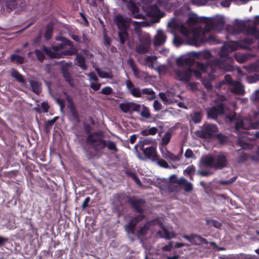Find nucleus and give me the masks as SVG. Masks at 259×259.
Here are the masks:
<instances>
[{
	"label": "nucleus",
	"instance_id": "obj_1",
	"mask_svg": "<svg viewBox=\"0 0 259 259\" xmlns=\"http://www.w3.org/2000/svg\"><path fill=\"white\" fill-rule=\"evenodd\" d=\"M130 18H124L120 14L116 15L114 18V22L118 29V34L120 42L122 45H124L129 38L127 31L130 26Z\"/></svg>",
	"mask_w": 259,
	"mask_h": 259
},
{
	"label": "nucleus",
	"instance_id": "obj_2",
	"mask_svg": "<svg viewBox=\"0 0 259 259\" xmlns=\"http://www.w3.org/2000/svg\"><path fill=\"white\" fill-rule=\"evenodd\" d=\"M85 141L96 152L102 151L107 146V141L103 139V134L101 132H93L90 135H88Z\"/></svg>",
	"mask_w": 259,
	"mask_h": 259
},
{
	"label": "nucleus",
	"instance_id": "obj_3",
	"mask_svg": "<svg viewBox=\"0 0 259 259\" xmlns=\"http://www.w3.org/2000/svg\"><path fill=\"white\" fill-rule=\"evenodd\" d=\"M218 130L215 124L205 123L200 130L195 132V135L201 139H211L214 137Z\"/></svg>",
	"mask_w": 259,
	"mask_h": 259
},
{
	"label": "nucleus",
	"instance_id": "obj_4",
	"mask_svg": "<svg viewBox=\"0 0 259 259\" xmlns=\"http://www.w3.org/2000/svg\"><path fill=\"white\" fill-rule=\"evenodd\" d=\"M41 49L47 56L49 57L50 58L53 59L63 58L65 56H72L76 53V50L73 48L62 51L60 52H55L52 49V46L51 48H49L45 46H43Z\"/></svg>",
	"mask_w": 259,
	"mask_h": 259
},
{
	"label": "nucleus",
	"instance_id": "obj_5",
	"mask_svg": "<svg viewBox=\"0 0 259 259\" xmlns=\"http://www.w3.org/2000/svg\"><path fill=\"white\" fill-rule=\"evenodd\" d=\"M209 32V29L204 28L202 29H194L192 32V36L189 39L191 45L198 47L204 44L205 34Z\"/></svg>",
	"mask_w": 259,
	"mask_h": 259
},
{
	"label": "nucleus",
	"instance_id": "obj_6",
	"mask_svg": "<svg viewBox=\"0 0 259 259\" xmlns=\"http://www.w3.org/2000/svg\"><path fill=\"white\" fill-rule=\"evenodd\" d=\"M225 25V22L224 19L223 18H219L207 21L204 28L207 29H209V31L212 29L220 32L224 29Z\"/></svg>",
	"mask_w": 259,
	"mask_h": 259
},
{
	"label": "nucleus",
	"instance_id": "obj_7",
	"mask_svg": "<svg viewBox=\"0 0 259 259\" xmlns=\"http://www.w3.org/2000/svg\"><path fill=\"white\" fill-rule=\"evenodd\" d=\"M140 44L136 47V52L139 54L149 52L151 47V39L149 36H143L139 39Z\"/></svg>",
	"mask_w": 259,
	"mask_h": 259
},
{
	"label": "nucleus",
	"instance_id": "obj_8",
	"mask_svg": "<svg viewBox=\"0 0 259 259\" xmlns=\"http://www.w3.org/2000/svg\"><path fill=\"white\" fill-rule=\"evenodd\" d=\"M56 40L57 41H60L61 43L57 44L56 45L52 46V49L55 52H59L60 51L65 49L66 46L70 47V48H74L73 42L64 36H57L56 37Z\"/></svg>",
	"mask_w": 259,
	"mask_h": 259
},
{
	"label": "nucleus",
	"instance_id": "obj_9",
	"mask_svg": "<svg viewBox=\"0 0 259 259\" xmlns=\"http://www.w3.org/2000/svg\"><path fill=\"white\" fill-rule=\"evenodd\" d=\"M127 201L137 212L144 213V210L143 206L146 204V201L144 199H136L134 197H128Z\"/></svg>",
	"mask_w": 259,
	"mask_h": 259
},
{
	"label": "nucleus",
	"instance_id": "obj_10",
	"mask_svg": "<svg viewBox=\"0 0 259 259\" xmlns=\"http://www.w3.org/2000/svg\"><path fill=\"white\" fill-rule=\"evenodd\" d=\"M175 73L179 80L188 83L190 81L191 77V68L188 67L182 70H176Z\"/></svg>",
	"mask_w": 259,
	"mask_h": 259
},
{
	"label": "nucleus",
	"instance_id": "obj_11",
	"mask_svg": "<svg viewBox=\"0 0 259 259\" xmlns=\"http://www.w3.org/2000/svg\"><path fill=\"white\" fill-rule=\"evenodd\" d=\"M225 106L223 103H220L215 106L208 109L207 111L208 118L215 119L219 115L222 114L224 112Z\"/></svg>",
	"mask_w": 259,
	"mask_h": 259
},
{
	"label": "nucleus",
	"instance_id": "obj_12",
	"mask_svg": "<svg viewBox=\"0 0 259 259\" xmlns=\"http://www.w3.org/2000/svg\"><path fill=\"white\" fill-rule=\"evenodd\" d=\"M183 237L195 245H199L201 244L207 245L208 243L206 239L195 234H192L191 235H184Z\"/></svg>",
	"mask_w": 259,
	"mask_h": 259
},
{
	"label": "nucleus",
	"instance_id": "obj_13",
	"mask_svg": "<svg viewBox=\"0 0 259 259\" xmlns=\"http://www.w3.org/2000/svg\"><path fill=\"white\" fill-rule=\"evenodd\" d=\"M126 7L127 9L131 12L132 15L136 19H143L144 15L142 14H138L139 12V8L136 5L134 0L127 1Z\"/></svg>",
	"mask_w": 259,
	"mask_h": 259
},
{
	"label": "nucleus",
	"instance_id": "obj_14",
	"mask_svg": "<svg viewBox=\"0 0 259 259\" xmlns=\"http://www.w3.org/2000/svg\"><path fill=\"white\" fill-rule=\"evenodd\" d=\"M227 164V156L224 153H221L215 157L213 168L215 169H222L226 167Z\"/></svg>",
	"mask_w": 259,
	"mask_h": 259
},
{
	"label": "nucleus",
	"instance_id": "obj_15",
	"mask_svg": "<svg viewBox=\"0 0 259 259\" xmlns=\"http://www.w3.org/2000/svg\"><path fill=\"white\" fill-rule=\"evenodd\" d=\"M144 154L149 159L152 161H156L158 159L156 149L153 146H150L142 150Z\"/></svg>",
	"mask_w": 259,
	"mask_h": 259
},
{
	"label": "nucleus",
	"instance_id": "obj_16",
	"mask_svg": "<svg viewBox=\"0 0 259 259\" xmlns=\"http://www.w3.org/2000/svg\"><path fill=\"white\" fill-rule=\"evenodd\" d=\"M166 36L165 33L161 30L157 31L154 40V45L155 46H160L162 45L165 42Z\"/></svg>",
	"mask_w": 259,
	"mask_h": 259
},
{
	"label": "nucleus",
	"instance_id": "obj_17",
	"mask_svg": "<svg viewBox=\"0 0 259 259\" xmlns=\"http://www.w3.org/2000/svg\"><path fill=\"white\" fill-rule=\"evenodd\" d=\"M159 220L158 219L152 220L148 222H147L138 231V234L139 236H144L145 235L148 231L149 230L150 227L151 225H153L155 224V222H158Z\"/></svg>",
	"mask_w": 259,
	"mask_h": 259
},
{
	"label": "nucleus",
	"instance_id": "obj_18",
	"mask_svg": "<svg viewBox=\"0 0 259 259\" xmlns=\"http://www.w3.org/2000/svg\"><path fill=\"white\" fill-rule=\"evenodd\" d=\"M237 47L239 48L246 49L247 45H251L253 43V40L251 38H246L243 40H235L232 41Z\"/></svg>",
	"mask_w": 259,
	"mask_h": 259
},
{
	"label": "nucleus",
	"instance_id": "obj_19",
	"mask_svg": "<svg viewBox=\"0 0 259 259\" xmlns=\"http://www.w3.org/2000/svg\"><path fill=\"white\" fill-rule=\"evenodd\" d=\"M74 55H76L75 64L76 66L80 67L81 69L85 70L87 68V66L85 64V59L84 56L82 55L77 53V51L76 53Z\"/></svg>",
	"mask_w": 259,
	"mask_h": 259
},
{
	"label": "nucleus",
	"instance_id": "obj_20",
	"mask_svg": "<svg viewBox=\"0 0 259 259\" xmlns=\"http://www.w3.org/2000/svg\"><path fill=\"white\" fill-rule=\"evenodd\" d=\"M29 84L31 88L32 91L35 94L38 95L41 92L42 84L40 82L35 80H31L29 81Z\"/></svg>",
	"mask_w": 259,
	"mask_h": 259
},
{
	"label": "nucleus",
	"instance_id": "obj_21",
	"mask_svg": "<svg viewBox=\"0 0 259 259\" xmlns=\"http://www.w3.org/2000/svg\"><path fill=\"white\" fill-rule=\"evenodd\" d=\"M179 185L184 187V189L186 192H191L193 190V185L191 183L184 178H181L179 179Z\"/></svg>",
	"mask_w": 259,
	"mask_h": 259
},
{
	"label": "nucleus",
	"instance_id": "obj_22",
	"mask_svg": "<svg viewBox=\"0 0 259 259\" xmlns=\"http://www.w3.org/2000/svg\"><path fill=\"white\" fill-rule=\"evenodd\" d=\"M176 63L177 65L179 66L188 65L189 67H191L194 64V61L192 59L189 58H179L177 59Z\"/></svg>",
	"mask_w": 259,
	"mask_h": 259
},
{
	"label": "nucleus",
	"instance_id": "obj_23",
	"mask_svg": "<svg viewBox=\"0 0 259 259\" xmlns=\"http://www.w3.org/2000/svg\"><path fill=\"white\" fill-rule=\"evenodd\" d=\"M10 75L20 83H23L25 81L24 76L15 68L11 69Z\"/></svg>",
	"mask_w": 259,
	"mask_h": 259
},
{
	"label": "nucleus",
	"instance_id": "obj_24",
	"mask_svg": "<svg viewBox=\"0 0 259 259\" xmlns=\"http://www.w3.org/2000/svg\"><path fill=\"white\" fill-rule=\"evenodd\" d=\"M245 31L248 35H252L257 39L259 38V29L256 28V25L246 26Z\"/></svg>",
	"mask_w": 259,
	"mask_h": 259
},
{
	"label": "nucleus",
	"instance_id": "obj_25",
	"mask_svg": "<svg viewBox=\"0 0 259 259\" xmlns=\"http://www.w3.org/2000/svg\"><path fill=\"white\" fill-rule=\"evenodd\" d=\"M204 43H207L209 45H216L221 44L222 41L218 39L213 34H210L208 37L206 36V34H205Z\"/></svg>",
	"mask_w": 259,
	"mask_h": 259
},
{
	"label": "nucleus",
	"instance_id": "obj_26",
	"mask_svg": "<svg viewBox=\"0 0 259 259\" xmlns=\"http://www.w3.org/2000/svg\"><path fill=\"white\" fill-rule=\"evenodd\" d=\"M215 162V157L212 156H206L202 160V164L206 167H213Z\"/></svg>",
	"mask_w": 259,
	"mask_h": 259
},
{
	"label": "nucleus",
	"instance_id": "obj_27",
	"mask_svg": "<svg viewBox=\"0 0 259 259\" xmlns=\"http://www.w3.org/2000/svg\"><path fill=\"white\" fill-rule=\"evenodd\" d=\"M5 6L8 11H11L17 7L18 2L17 0H5Z\"/></svg>",
	"mask_w": 259,
	"mask_h": 259
},
{
	"label": "nucleus",
	"instance_id": "obj_28",
	"mask_svg": "<svg viewBox=\"0 0 259 259\" xmlns=\"http://www.w3.org/2000/svg\"><path fill=\"white\" fill-rule=\"evenodd\" d=\"M161 13L157 5H152L148 12V15L150 16H158Z\"/></svg>",
	"mask_w": 259,
	"mask_h": 259
},
{
	"label": "nucleus",
	"instance_id": "obj_29",
	"mask_svg": "<svg viewBox=\"0 0 259 259\" xmlns=\"http://www.w3.org/2000/svg\"><path fill=\"white\" fill-rule=\"evenodd\" d=\"M234 87L232 89V92L238 95H243L244 90L242 85L239 82L234 83Z\"/></svg>",
	"mask_w": 259,
	"mask_h": 259
},
{
	"label": "nucleus",
	"instance_id": "obj_30",
	"mask_svg": "<svg viewBox=\"0 0 259 259\" xmlns=\"http://www.w3.org/2000/svg\"><path fill=\"white\" fill-rule=\"evenodd\" d=\"M53 32V25L52 23H50L47 25L46 31L44 35L45 38L47 40H48L51 38Z\"/></svg>",
	"mask_w": 259,
	"mask_h": 259
},
{
	"label": "nucleus",
	"instance_id": "obj_31",
	"mask_svg": "<svg viewBox=\"0 0 259 259\" xmlns=\"http://www.w3.org/2000/svg\"><path fill=\"white\" fill-rule=\"evenodd\" d=\"M225 83L228 84L230 85H233L234 82L233 81L232 77L230 75L227 74L225 76L224 79L221 81H220L218 85V88H221L222 86Z\"/></svg>",
	"mask_w": 259,
	"mask_h": 259
},
{
	"label": "nucleus",
	"instance_id": "obj_32",
	"mask_svg": "<svg viewBox=\"0 0 259 259\" xmlns=\"http://www.w3.org/2000/svg\"><path fill=\"white\" fill-rule=\"evenodd\" d=\"M10 60L12 62H16L18 64H22L24 63V58L23 57L19 55L12 54L10 56Z\"/></svg>",
	"mask_w": 259,
	"mask_h": 259
},
{
	"label": "nucleus",
	"instance_id": "obj_33",
	"mask_svg": "<svg viewBox=\"0 0 259 259\" xmlns=\"http://www.w3.org/2000/svg\"><path fill=\"white\" fill-rule=\"evenodd\" d=\"M72 65V63L69 62L66 63L64 65H63L61 67V72L63 75V76L64 78L69 76L70 74L69 72L68 69H67L68 67H71Z\"/></svg>",
	"mask_w": 259,
	"mask_h": 259
},
{
	"label": "nucleus",
	"instance_id": "obj_34",
	"mask_svg": "<svg viewBox=\"0 0 259 259\" xmlns=\"http://www.w3.org/2000/svg\"><path fill=\"white\" fill-rule=\"evenodd\" d=\"M191 118L194 123H200L202 118V113L199 111L193 112L191 115Z\"/></svg>",
	"mask_w": 259,
	"mask_h": 259
},
{
	"label": "nucleus",
	"instance_id": "obj_35",
	"mask_svg": "<svg viewBox=\"0 0 259 259\" xmlns=\"http://www.w3.org/2000/svg\"><path fill=\"white\" fill-rule=\"evenodd\" d=\"M234 25L238 34L244 32L246 29V25L243 21H238L236 22Z\"/></svg>",
	"mask_w": 259,
	"mask_h": 259
},
{
	"label": "nucleus",
	"instance_id": "obj_36",
	"mask_svg": "<svg viewBox=\"0 0 259 259\" xmlns=\"http://www.w3.org/2000/svg\"><path fill=\"white\" fill-rule=\"evenodd\" d=\"M137 225V224H136L133 221V220H131L128 223V225L125 227V230L126 232L128 233L134 234L135 227H136Z\"/></svg>",
	"mask_w": 259,
	"mask_h": 259
},
{
	"label": "nucleus",
	"instance_id": "obj_37",
	"mask_svg": "<svg viewBox=\"0 0 259 259\" xmlns=\"http://www.w3.org/2000/svg\"><path fill=\"white\" fill-rule=\"evenodd\" d=\"M158 129L156 127H152L148 130H142L141 134L143 136L155 135L157 134Z\"/></svg>",
	"mask_w": 259,
	"mask_h": 259
},
{
	"label": "nucleus",
	"instance_id": "obj_38",
	"mask_svg": "<svg viewBox=\"0 0 259 259\" xmlns=\"http://www.w3.org/2000/svg\"><path fill=\"white\" fill-rule=\"evenodd\" d=\"M221 145L226 144L229 141V138L223 134H217L214 136Z\"/></svg>",
	"mask_w": 259,
	"mask_h": 259
},
{
	"label": "nucleus",
	"instance_id": "obj_39",
	"mask_svg": "<svg viewBox=\"0 0 259 259\" xmlns=\"http://www.w3.org/2000/svg\"><path fill=\"white\" fill-rule=\"evenodd\" d=\"M164 157L173 161H177L180 160V157L179 155H175L167 150H166L164 153Z\"/></svg>",
	"mask_w": 259,
	"mask_h": 259
},
{
	"label": "nucleus",
	"instance_id": "obj_40",
	"mask_svg": "<svg viewBox=\"0 0 259 259\" xmlns=\"http://www.w3.org/2000/svg\"><path fill=\"white\" fill-rule=\"evenodd\" d=\"M206 224L209 226H212L214 227L220 229L222 227V224L217 220L213 219L206 220Z\"/></svg>",
	"mask_w": 259,
	"mask_h": 259
},
{
	"label": "nucleus",
	"instance_id": "obj_41",
	"mask_svg": "<svg viewBox=\"0 0 259 259\" xmlns=\"http://www.w3.org/2000/svg\"><path fill=\"white\" fill-rule=\"evenodd\" d=\"M69 112L73 118V120L77 123H79L80 122V119L76 108L69 110Z\"/></svg>",
	"mask_w": 259,
	"mask_h": 259
},
{
	"label": "nucleus",
	"instance_id": "obj_42",
	"mask_svg": "<svg viewBox=\"0 0 259 259\" xmlns=\"http://www.w3.org/2000/svg\"><path fill=\"white\" fill-rule=\"evenodd\" d=\"M34 54L37 58V59L41 63H42L45 59V56L43 53V51L38 49H35L34 50Z\"/></svg>",
	"mask_w": 259,
	"mask_h": 259
},
{
	"label": "nucleus",
	"instance_id": "obj_43",
	"mask_svg": "<svg viewBox=\"0 0 259 259\" xmlns=\"http://www.w3.org/2000/svg\"><path fill=\"white\" fill-rule=\"evenodd\" d=\"M140 114L142 117L146 119L151 117V113L149 109L144 105H143L142 110L141 111Z\"/></svg>",
	"mask_w": 259,
	"mask_h": 259
},
{
	"label": "nucleus",
	"instance_id": "obj_44",
	"mask_svg": "<svg viewBox=\"0 0 259 259\" xmlns=\"http://www.w3.org/2000/svg\"><path fill=\"white\" fill-rule=\"evenodd\" d=\"M141 92H142V94H143L152 95V96L149 98L150 100H152L156 98V97L155 96V92L152 89H150V88L143 89L141 91Z\"/></svg>",
	"mask_w": 259,
	"mask_h": 259
},
{
	"label": "nucleus",
	"instance_id": "obj_45",
	"mask_svg": "<svg viewBox=\"0 0 259 259\" xmlns=\"http://www.w3.org/2000/svg\"><path fill=\"white\" fill-rule=\"evenodd\" d=\"M108 149L110 151H113L114 152L118 151V148L115 142L112 141L108 140L107 141V146Z\"/></svg>",
	"mask_w": 259,
	"mask_h": 259
},
{
	"label": "nucleus",
	"instance_id": "obj_46",
	"mask_svg": "<svg viewBox=\"0 0 259 259\" xmlns=\"http://www.w3.org/2000/svg\"><path fill=\"white\" fill-rule=\"evenodd\" d=\"M58 119V117L55 116L53 119L51 120H48L45 125V127L46 131H49L53 125L56 122L57 119Z\"/></svg>",
	"mask_w": 259,
	"mask_h": 259
},
{
	"label": "nucleus",
	"instance_id": "obj_47",
	"mask_svg": "<svg viewBox=\"0 0 259 259\" xmlns=\"http://www.w3.org/2000/svg\"><path fill=\"white\" fill-rule=\"evenodd\" d=\"M237 145L240 146L242 149H247L251 148V145L247 142L243 141V140L241 138L238 139Z\"/></svg>",
	"mask_w": 259,
	"mask_h": 259
},
{
	"label": "nucleus",
	"instance_id": "obj_48",
	"mask_svg": "<svg viewBox=\"0 0 259 259\" xmlns=\"http://www.w3.org/2000/svg\"><path fill=\"white\" fill-rule=\"evenodd\" d=\"M66 99L67 102V106L69 110L75 108L74 103L71 97L67 94L65 93Z\"/></svg>",
	"mask_w": 259,
	"mask_h": 259
},
{
	"label": "nucleus",
	"instance_id": "obj_49",
	"mask_svg": "<svg viewBox=\"0 0 259 259\" xmlns=\"http://www.w3.org/2000/svg\"><path fill=\"white\" fill-rule=\"evenodd\" d=\"M97 72L99 76L102 78H110L112 77V76L110 74V73L101 70L100 69L97 68L96 69Z\"/></svg>",
	"mask_w": 259,
	"mask_h": 259
},
{
	"label": "nucleus",
	"instance_id": "obj_50",
	"mask_svg": "<svg viewBox=\"0 0 259 259\" xmlns=\"http://www.w3.org/2000/svg\"><path fill=\"white\" fill-rule=\"evenodd\" d=\"M233 41H231V42L233 43V45H229L226 43H225L224 45L223 46V47H225L226 49L227 50V51L229 52V53H232L236 50H237L238 48H239V47H237L233 42Z\"/></svg>",
	"mask_w": 259,
	"mask_h": 259
},
{
	"label": "nucleus",
	"instance_id": "obj_51",
	"mask_svg": "<svg viewBox=\"0 0 259 259\" xmlns=\"http://www.w3.org/2000/svg\"><path fill=\"white\" fill-rule=\"evenodd\" d=\"M201 22L200 18L196 16L189 17L188 19V22L192 25H195Z\"/></svg>",
	"mask_w": 259,
	"mask_h": 259
},
{
	"label": "nucleus",
	"instance_id": "obj_52",
	"mask_svg": "<svg viewBox=\"0 0 259 259\" xmlns=\"http://www.w3.org/2000/svg\"><path fill=\"white\" fill-rule=\"evenodd\" d=\"M226 30L228 33L232 35L238 34V33L236 30V28L234 25H227L226 26Z\"/></svg>",
	"mask_w": 259,
	"mask_h": 259
},
{
	"label": "nucleus",
	"instance_id": "obj_53",
	"mask_svg": "<svg viewBox=\"0 0 259 259\" xmlns=\"http://www.w3.org/2000/svg\"><path fill=\"white\" fill-rule=\"evenodd\" d=\"M128 63L130 67L132 68L134 75L135 76H137L138 75V70H137V68L136 67V66L135 65L134 60L132 58H130L128 61Z\"/></svg>",
	"mask_w": 259,
	"mask_h": 259
},
{
	"label": "nucleus",
	"instance_id": "obj_54",
	"mask_svg": "<svg viewBox=\"0 0 259 259\" xmlns=\"http://www.w3.org/2000/svg\"><path fill=\"white\" fill-rule=\"evenodd\" d=\"M130 93L135 97L140 98L142 97L141 91L139 88L132 89Z\"/></svg>",
	"mask_w": 259,
	"mask_h": 259
},
{
	"label": "nucleus",
	"instance_id": "obj_55",
	"mask_svg": "<svg viewBox=\"0 0 259 259\" xmlns=\"http://www.w3.org/2000/svg\"><path fill=\"white\" fill-rule=\"evenodd\" d=\"M225 48V47L222 46L219 52V56L221 58H228L230 53Z\"/></svg>",
	"mask_w": 259,
	"mask_h": 259
},
{
	"label": "nucleus",
	"instance_id": "obj_56",
	"mask_svg": "<svg viewBox=\"0 0 259 259\" xmlns=\"http://www.w3.org/2000/svg\"><path fill=\"white\" fill-rule=\"evenodd\" d=\"M195 171V167L192 165L186 168V169L184 170V172H186L187 174L190 176L191 179H192V175L194 174Z\"/></svg>",
	"mask_w": 259,
	"mask_h": 259
},
{
	"label": "nucleus",
	"instance_id": "obj_57",
	"mask_svg": "<svg viewBox=\"0 0 259 259\" xmlns=\"http://www.w3.org/2000/svg\"><path fill=\"white\" fill-rule=\"evenodd\" d=\"M171 135L169 133H166L162 138V143L164 145H167L170 140Z\"/></svg>",
	"mask_w": 259,
	"mask_h": 259
},
{
	"label": "nucleus",
	"instance_id": "obj_58",
	"mask_svg": "<svg viewBox=\"0 0 259 259\" xmlns=\"http://www.w3.org/2000/svg\"><path fill=\"white\" fill-rule=\"evenodd\" d=\"M119 107L124 113H127L130 111V103H121Z\"/></svg>",
	"mask_w": 259,
	"mask_h": 259
},
{
	"label": "nucleus",
	"instance_id": "obj_59",
	"mask_svg": "<svg viewBox=\"0 0 259 259\" xmlns=\"http://www.w3.org/2000/svg\"><path fill=\"white\" fill-rule=\"evenodd\" d=\"M202 83L204 87L208 90L210 91L212 89V85L210 80L207 79H203L202 80Z\"/></svg>",
	"mask_w": 259,
	"mask_h": 259
},
{
	"label": "nucleus",
	"instance_id": "obj_60",
	"mask_svg": "<svg viewBox=\"0 0 259 259\" xmlns=\"http://www.w3.org/2000/svg\"><path fill=\"white\" fill-rule=\"evenodd\" d=\"M113 93V89L110 87H105L103 88L100 93L105 95H110Z\"/></svg>",
	"mask_w": 259,
	"mask_h": 259
},
{
	"label": "nucleus",
	"instance_id": "obj_61",
	"mask_svg": "<svg viewBox=\"0 0 259 259\" xmlns=\"http://www.w3.org/2000/svg\"><path fill=\"white\" fill-rule=\"evenodd\" d=\"M249 158V155L246 153L242 154L239 157H238L237 159V161L239 163H243L246 161Z\"/></svg>",
	"mask_w": 259,
	"mask_h": 259
},
{
	"label": "nucleus",
	"instance_id": "obj_62",
	"mask_svg": "<svg viewBox=\"0 0 259 259\" xmlns=\"http://www.w3.org/2000/svg\"><path fill=\"white\" fill-rule=\"evenodd\" d=\"M140 105L135 103H130V111L139 112L140 110Z\"/></svg>",
	"mask_w": 259,
	"mask_h": 259
},
{
	"label": "nucleus",
	"instance_id": "obj_63",
	"mask_svg": "<svg viewBox=\"0 0 259 259\" xmlns=\"http://www.w3.org/2000/svg\"><path fill=\"white\" fill-rule=\"evenodd\" d=\"M145 217V216L144 213H140L139 215L134 217L132 220L136 224H138L139 222L144 220Z\"/></svg>",
	"mask_w": 259,
	"mask_h": 259
},
{
	"label": "nucleus",
	"instance_id": "obj_64",
	"mask_svg": "<svg viewBox=\"0 0 259 259\" xmlns=\"http://www.w3.org/2000/svg\"><path fill=\"white\" fill-rule=\"evenodd\" d=\"M180 31L181 33L185 36H188L190 33L189 30L184 25H181L180 27Z\"/></svg>",
	"mask_w": 259,
	"mask_h": 259
}]
</instances>
